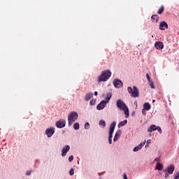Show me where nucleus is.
Wrapping results in <instances>:
<instances>
[{
    "label": "nucleus",
    "instance_id": "23",
    "mask_svg": "<svg viewBox=\"0 0 179 179\" xmlns=\"http://www.w3.org/2000/svg\"><path fill=\"white\" fill-rule=\"evenodd\" d=\"M79 128H80L79 123H75V124H73V129H74L76 131L79 130Z\"/></svg>",
    "mask_w": 179,
    "mask_h": 179
},
{
    "label": "nucleus",
    "instance_id": "12",
    "mask_svg": "<svg viewBox=\"0 0 179 179\" xmlns=\"http://www.w3.org/2000/svg\"><path fill=\"white\" fill-rule=\"evenodd\" d=\"M71 147L69 145H65L62 150V156H66V153L69 152Z\"/></svg>",
    "mask_w": 179,
    "mask_h": 179
},
{
    "label": "nucleus",
    "instance_id": "1",
    "mask_svg": "<svg viewBox=\"0 0 179 179\" xmlns=\"http://www.w3.org/2000/svg\"><path fill=\"white\" fill-rule=\"evenodd\" d=\"M116 106L120 111H124L125 115V118H128L129 117V109H128V106L122 101L121 99H118L116 103Z\"/></svg>",
    "mask_w": 179,
    "mask_h": 179
},
{
    "label": "nucleus",
    "instance_id": "14",
    "mask_svg": "<svg viewBox=\"0 0 179 179\" xmlns=\"http://www.w3.org/2000/svg\"><path fill=\"white\" fill-rule=\"evenodd\" d=\"M151 20L153 23H158L159 22V15H152L151 17Z\"/></svg>",
    "mask_w": 179,
    "mask_h": 179
},
{
    "label": "nucleus",
    "instance_id": "21",
    "mask_svg": "<svg viewBox=\"0 0 179 179\" xmlns=\"http://www.w3.org/2000/svg\"><path fill=\"white\" fill-rule=\"evenodd\" d=\"M143 109L146 110L147 111H149V110H150V103H145L143 104Z\"/></svg>",
    "mask_w": 179,
    "mask_h": 179
},
{
    "label": "nucleus",
    "instance_id": "34",
    "mask_svg": "<svg viewBox=\"0 0 179 179\" xmlns=\"http://www.w3.org/2000/svg\"><path fill=\"white\" fill-rule=\"evenodd\" d=\"M145 141H144L143 143H140V145L138 146H140V148L142 149V147L145 146Z\"/></svg>",
    "mask_w": 179,
    "mask_h": 179
},
{
    "label": "nucleus",
    "instance_id": "40",
    "mask_svg": "<svg viewBox=\"0 0 179 179\" xmlns=\"http://www.w3.org/2000/svg\"><path fill=\"white\" fill-rule=\"evenodd\" d=\"M30 174H31V171H27V173H26L27 176H30Z\"/></svg>",
    "mask_w": 179,
    "mask_h": 179
},
{
    "label": "nucleus",
    "instance_id": "42",
    "mask_svg": "<svg viewBox=\"0 0 179 179\" xmlns=\"http://www.w3.org/2000/svg\"><path fill=\"white\" fill-rule=\"evenodd\" d=\"M94 94V96H97V94H98L97 91H95Z\"/></svg>",
    "mask_w": 179,
    "mask_h": 179
},
{
    "label": "nucleus",
    "instance_id": "10",
    "mask_svg": "<svg viewBox=\"0 0 179 179\" xmlns=\"http://www.w3.org/2000/svg\"><path fill=\"white\" fill-rule=\"evenodd\" d=\"M113 85H114L115 87L120 88V87H122V85H124V84L122 83V80L116 79L113 81Z\"/></svg>",
    "mask_w": 179,
    "mask_h": 179
},
{
    "label": "nucleus",
    "instance_id": "19",
    "mask_svg": "<svg viewBox=\"0 0 179 179\" xmlns=\"http://www.w3.org/2000/svg\"><path fill=\"white\" fill-rule=\"evenodd\" d=\"M127 123H128V120H125L124 121L119 122L117 127H118V128H121V127H124V126L127 125Z\"/></svg>",
    "mask_w": 179,
    "mask_h": 179
},
{
    "label": "nucleus",
    "instance_id": "25",
    "mask_svg": "<svg viewBox=\"0 0 179 179\" xmlns=\"http://www.w3.org/2000/svg\"><path fill=\"white\" fill-rule=\"evenodd\" d=\"M99 125H101V127H106V121H104L103 120H100Z\"/></svg>",
    "mask_w": 179,
    "mask_h": 179
},
{
    "label": "nucleus",
    "instance_id": "27",
    "mask_svg": "<svg viewBox=\"0 0 179 179\" xmlns=\"http://www.w3.org/2000/svg\"><path fill=\"white\" fill-rule=\"evenodd\" d=\"M69 174H70V176H73V174H75V170L73 169V168H71L70 169Z\"/></svg>",
    "mask_w": 179,
    "mask_h": 179
},
{
    "label": "nucleus",
    "instance_id": "2",
    "mask_svg": "<svg viewBox=\"0 0 179 179\" xmlns=\"http://www.w3.org/2000/svg\"><path fill=\"white\" fill-rule=\"evenodd\" d=\"M111 77V71L110 70H106L102 71L101 74L98 77V83L107 82L108 80Z\"/></svg>",
    "mask_w": 179,
    "mask_h": 179
},
{
    "label": "nucleus",
    "instance_id": "4",
    "mask_svg": "<svg viewBox=\"0 0 179 179\" xmlns=\"http://www.w3.org/2000/svg\"><path fill=\"white\" fill-rule=\"evenodd\" d=\"M127 91L131 94L132 97L136 98L139 96V90H138L136 86H134L133 90L131 87H127Z\"/></svg>",
    "mask_w": 179,
    "mask_h": 179
},
{
    "label": "nucleus",
    "instance_id": "7",
    "mask_svg": "<svg viewBox=\"0 0 179 179\" xmlns=\"http://www.w3.org/2000/svg\"><path fill=\"white\" fill-rule=\"evenodd\" d=\"M174 170H176V167L174 165H169L166 169L164 170V173H167L168 174H173L174 173Z\"/></svg>",
    "mask_w": 179,
    "mask_h": 179
},
{
    "label": "nucleus",
    "instance_id": "30",
    "mask_svg": "<svg viewBox=\"0 0 179 179\" xmlns=\"http://www.w3.org/2000/svg\"><path fill=\"white\" fill-rule=\"evenodd\" d=\"M146 78H147L148 82H150V80H152L150 79V76H149V73H146Z\"/></svg>",
    "mask_w": 179,
    "mask_h": 179
},
{
    "label": "nucleus",
    "instance_id": "22",
    "mask_svg": "<svg viewBox=\"0 0 179 179\" xmlns=\"http://www.w3.org/2000/svg\"><path fill=\"white\" fill-rule=\"evenodd\" d=\"M164 12V6H162L157 11L158 15H162Z\"/></svg>",
    "mask_w": 179,
    "mask_h": 179
},
{
    "label": "nucleus",
    "instance_id": "5",
    "mask_svg": "<svg viewBox=\"0 0 179 179\" xmlns=\"http://www.w3.org/2000/svg\"><path fill=\"white\" fill-rule=\"evenodd\" d=\"M116 124L115 122H113L110 125L108 138H113V134L114 133V129H115Z\"/></svg>",
    "mask_w": 179,
    "mask_h": 179
},
{
    "label": "nucleus",
    "instance_id": "8",
    "mask_svg": "<svg viewBox=\"0 0 179 179\" xmlns=\"http://www.w3.org/2000/svg\"><path fill=\"white\" fill-rule=\"evenodd\" d=\"M66 124V122L65 120H59L56 122V127L57 128H64L65 127V125Z\"/></svg>",
    "mask_w": 179,
    "mask_h": 179
},
{
    "label": "nucleus",
    "instance_id": "15",
    "mask_svg": "<svg viewBox=\"0 0 179 179\" xmlns=\"http://www.w3.org/2000/svg\"><path fill=\"white\" fill-rule=\"evenodd\" d=\"M120 135H121V130H119L115 133V135L113 138V141L117 142V141H118V139H120Z\"/></svg>",
    "mask_w": 179,
    "mask_h": 179
},
{
    "label": "nucleus",
    "instance_id": "35",
    "mask_svg": "<svg viewBox=\"0 0 179 179\" xmlns=\"http://www.w3.org/2000/svg\"><path fill=\"white\" fill-rule=\"evenodd\" d=\"M142 114H143V115H146V109H143V110H142Z\"/></svg>",
    "mask_w": 179,
    "mask_h": 179
},
{
    "label": "nucleus",
    "instance_id": "3",
    "mask_svg": "<svg viewBox=\"0 0 179 179\" xmlns=\"http://www.w3.org/2000/svg\"><path fill=\"white\" fill-rule=\"evenodd\" d=\"M79 115L76 112H71L68 115V122H69V127H71L72 124L78 120Z\"/></svg>",
    "mask_w": 179,
    "mask_h": 179
},
{
    "label": "nucleus",
    "instance_id": "11",
    "mask_svg": "<svg viewBox=\"0 0 179 179\" xmlns=\"http://www.w3.org/2000/svg\"><path fill=\"white\" fill-rule=\"evenodd\" d=\"M107 104V101H101L100 103H99L96 106L97 110H103Z\"/></svg>",
    "mask_w": 179,
    "mask_h": 179
},
{
    "label": "nucleus",
    "instance_id": "16",
    "mask_svg": "<svg viewBox=\"0 0 179 179\" xmlns=\"http://www.w3.org/2000/svg\"><path fill=\"white\" fill-rule=\"evenodd\" d=\"M157 129V127H156V125H155V124H152L148 129V132H153L154 131H156Z\"/></svg>",
    "mask_w": 179,
    "mask_h": 179
},
{
    "label": "nucleus",
    "instance_id": "6",
    "mask_svg": "<svg viewBox=\"0 0 179 179\" xmlns=\"http://www.w3.org/2000/svg\"><path fill=\"white\" fill-rule=\"evenodd\" d=\"M55 133V128L50 127L45 130V134L47 135L48 138H51L52 135Z\"/></svg>",
    "mask_w": 179,
    "mask_h": 179
},
{
    "label": "nucleus",
    "instance_id": "13",
    "mask_svg": "<svg viewBox=\"0 0 179 179\" xmlns=\"http://www.w3.org/2000/svg\"><path fill=\"white\" fill-rule=\"evenodd\" d=\"M155 48H157V50H163V43L162 42H156L155 43Z\"/></svg>",
    "mask_w": 179,
    "mask_h": 179
},
{
    "label": "nucleus",
    "instance_id": "17",
    "mask_svg": "<svg viewBox=\"0 0 179 179\" xmlns=\"http://www.w3.org/2000/svg\"><path fill=\"white\" fill-rule=\"evenodd\" d=\"M111 97H113V93L109 92L106 94V97L105 98V101H106V103H108L110 101V100H111Z\"/></svg>",
    "mask_w": 179,
    "mask_h": 179
},
{
    "label": "nucleus",
    "instance_id": "31",
    "mask_svg": "<svg viewBox=\"0 0 179 179\" xmlns=\"http://www.w3.org/2000/svg\"><path fill=\"white\" fill-rule=\"evenodd\" d=\"M69 162H73V155H71L69 157Z\"/></svg>",
    "mask_w": 179,
    "mask_h": 179
},
{
    "label": "nucleus",
    "instance_id": "26",
    "mask_svg": "<svg viewBox=\"0 0 179 179\" xmlns=\"http://www.w3.org/2000/svg\"><path fill=\"white\" fill-rule=\"evenodd\" d=\"M141 146L138 145L134 148L133 152H138V150H141Z\"/></svg>",
    "mask_w": 179,
    "mask_h": 179
},
{
    "label": "nucleus",
    "instance_id": "28",
    "mask_svg": "<svg viewBox=\"0 0 179 179\" xmlns=\"http://www.w3.org/2000/svg\"><path fill=\"white\" fill-rule=\"evenodd\" d=\"M90 106H94L96 104V100L95 99H92L90 101Z\"/></svg>",
    "mask_w": 179,
    "mask_h": 179
},
{
    "label": "nucleus",
    "instance_id": "20",
    "mask_svg": "<svg viewBox=\"0 0 179 179\" xmlns=\"http://www.w3.org/2000/svg\"><path fill=\"white\" fill-rule=\"evenodd\" d=\"M155 170H158L159 171H161V170H163V164L161 163H157L155 166Z\"/></svg>",
    "mask_w": 179,
    "mask_h": 179
},
{
    "label": "nucleus",
    "instance_id": "37",
    "mask_svg": "<svg viewBox=\"0 0 179 179\" xmlns=\"http://www.w3.org/2000/svg\"><path fill=\"white\" fill-rule=\"evenodd\" d=\"M165 178H169V177H170V176L169 174L170 173H168V172H165Z\"/></svg>",
    "mask_w": 179,
    "mask_h": 179
},
{
    "label": "nucleus",
    "instance_id": "38",
    "mask_svg": "<svg viewBox=\"0 0 179 179\" xmlns=\"http://www.w3.org/2000/svg\"><path fill=\"white\" fill-rule=\"evenodd\" d=\"M152 143V141L150 139L147 141V145H150Z\"/></svg>",
    "mask_w": 179,
    "mask_h": 179
},
{
    "label": "nucleus",
    "instance_id": "33",
    "mask_svg": "<svg viewBox=\"0 0 179 179\" xmlns=\"http://www.w3.org/2000/svg\"><path fill=\"white\" fill-rule=\"evenodd\" d=\"M156 131H158V132H159V134H162V128H160V127H157V130Z\"/></svg>",
    "mask_w": 179,
    "mask_h": 179
},
{
    "label": "nucleus",
    "instance_id": "24",
    "mask_svg": "<svg viewBox=\"0 0 179 179\" xmlns=\"http://www.w3.org/2000/svg\"><path fill=\"white\" fill-rule=\"evenodd\" d=\"M148 83L151 89H155V84L153 83V80H150V81H148Z\"/></svg>",
    "mask_w": 179,
    "mask_h": 179
},
{
    "label": "nucleus",
    "instance_id": "41",
    "mask_svg": "<svg viewBox=\"0 0 179 179\" xmlns=\"http://www.w3.org/2000/svg\"><path fill=\"white\" fill-rule=\"evenodd\" d=\"M124 179H128V178L127 177V173H124Z\"/></svg>",
    "mask_w": 179,
    "mask_h": 179
},
{
    "label": "nucleus",
    "instance_id": "32",
    "mask_svg": "<svg viewBox=\"0 0 179 179\" xmlns=\"http://www.w3.org/2000/svg\"><path fill=\"white\" fill-rule=\"evenodd\" d=\"M174 179H179V172H178L175 174Z\"/></svg>",
    "mask_w": 179,
    "mask_h": 179
},
{
    "label": "nucleus",
    "instance_id": "29",
    "mask_svg": "<svg viewBox=\"0 0 179 179\" xmlns=\"http://www.w3.org/2000/svg\"><path fill=\"white\" fill-rule=\"evenodd\" d=\"M89 128H90V124H89V122H85V129H89Z\"/></svg>",
    "mask_w": 179,
    "mask_h": 179
},
{
    "label": "nucleus",
    "instance_id": "44",
    "mask_svg": "<svg viewBox=\"0 0 179 179\" xmlns=\"http://www.w3.org/2000/svg\"><path fill=\"white\" fill-rule=\"evenodd\" d=\"M145 148H148V144H147V145H145Z\"/></svg>",
    "mask_w": 179,
    "mask_h": 179
},
{
    "label": "nucleus",
    "instance_id": "9",
    "mask_svg": "<svg viewBox=\"0 0 179 179\" xmlns=\"http://www.w3.org/2000/svg\"><path fill=\"white\" fill-rule=\"evenodd\" d=\"M166 29H169V24L167 22L162 21L159 23V30H166Z\"/></svg>",
    "mask_w": 179,
    "mask_h": 179
},
{
    "label": "nucleus",
    "instance_id": "39",
    "mask_svg": "<svg viewBox=\"0 0 179 179\" xmlns=\"http://www.w3.org/2000/svg\"><path fill=\"white\" fill-rule=\"evenodd\" d=\"M155 162H160V157L155 158Z\"/></svg>",
    "mask_w": 179,
    "mask_h": 179
},
{
    "label": "nucleus",
    "instance_id": "43",
    "mask_svg": "<svg viewBox=\"0 0 179 179\" xmlns=\"http://www.w3.org/2000/svg\"><path fill=\"white\" fill-rule=\"evenodd\" d=\"M155 101H156V100L153 99V100H152V103H155Z\"/></svg>",
    "mask_w": 179,
    "mask_h": 179
},
{
    "label": "nucleus",
    "instance_id": "36",
    "mask_svg": "<svg viewBox=\"0 0 179 179\" xmlns=\"http://www.w3.org/2000/svg\"><path fill=\"white\" fill-rule=\"evenodd\" d=\"M108 143H109V145H111V143H113V138H108Z\"/></svg>",
    "mask_w": 179,
    "mask_h": 179
},
{
    "label": "nucleus",
    "instance_id": "18",
    "mask_svg": "<svg viewBox=\"0 0 179 179\" xmlns=\"http://www.w3.org/2000/svg\"><path fill=\"white\" fill-rule=\"evenodd\" d=\"M93 97V93H87L85 96V101H89Z\"/></svg>",
    "mask_w": 179,
    "mask_h": 179
},
{
    "label": "nucleus",
    "instance_id": "45",
    "mask_svg": "<svg viewBox=\"0 0 179 179\" xmlns=\"http://www.w3.org/2000/svg\"><path fill=\"white\" fill-rule=\"evenodd\" d=\"M178 173H179V171H178Z\"/></svg>",
    "mask_w": 179,
    "mask_h": 179
}]
</instances>
